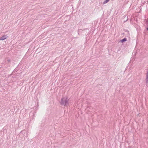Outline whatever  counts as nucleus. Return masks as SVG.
<instances>
[{"mask_svg":"<svg viewBox=\"0 0 148 148\" xmlns=\"http://www.w3.org/2000/svg\"><path fill=\"white\" fill-rule=\"evenodd\" d=\"M69 99L66 97H62L60 101V104L62 106H67L69 105Z\"/></svg>","mask_w":148,"mask_h":148,"instance_id":"nucleus-1","label":"nucleus"},{"mask_svg":"<svg viewBox=\"0 0 148 148\" xmlns=\"http://www.w3.org/2000/svg\"><path fill=\"white\" fill-rule=\"evenodd\" d=\"M36 112L31 111L29 114V116L32 119L34 118L35 115L36 114Z\"/></svg>","mask_w":148,"mask_h":148,"instance_id":"nucleus-2","label":"nucleus"},{"mask_svg":"<svg viewBox=\"0 0 148 148\" xmlns=\"http://www.w3.org/2000/svg\"><path fill=\"white\" fill-rule=\"evenodd\" d=\"M7 38V36L6 35H4L1 37L0 38V40H3L6 39Z\"/></svg>","mask_w":148,"mask_h":148,"instance_id":"nucleus-3","label":"nucleus"},{"mask_svg":"<svg viewBox=\"0 0 148 148\" xmlns=\"http://www.w3.org/2000/svg\"><path fill=\"white\" fill-rule=\"evenodd\" d=\"M145 80L146 81V84H147V83L148 82V70L147 71V73H146V78Z\"/></svg>","mask_w":148,"mask_h":148,"instance_id":"nucleus-4","label":"nucleus"},{"mask_svg":"<svg viewBox=\"0 0 148 148\" xmlns=\"http://www.w3.org/2000/svg\"><path fill=\"white\" fill-rule=\"evenodd\" d=\"M26 133H27V132L25 130H23L20 132V134H25Z\"/></svg>","mask_w":148,"mask_h":148,"instance_id":"nucleus-5","label":"nucleus"},{"mask_svg":"<svg viewBox=\"0 0 148 148\" xmlns=\"http://www.w3.org/2000/svg\"><path fill=\"white\" fill-rule=\"evenodd\" d=\"M127 41V39L126 38H124L122 40H120V42H124L126 41Z\"/></svg>","mask_w":148,"mask_h":148,"instance_id":"nucleus-6","label":"nucleus"},{"mask_svg":"<svg viewBox=\"0 0 148 148\" xmlns=\"http://www.w3.org/2000/svg\"><path fill=\"white\" fill-rule=\"evenodd\" d=\"M110 0H105L103 2V4H105L106 3H108Z\"/></svg>","mask_w":148,"mask_h":148,"instance_id":"nucleus-7","label":"nucleus"},{"mask_svg":"<svg viewBox=\"0 0 148 148\" xmlns=\"http://www.w3.org/2000/svg\"><path fill=\"white\" fill-rule=\"evenodd\" d=\"M7 61L8 62H10V59H8L7 60Z\"/></svg>","mask_w":148,"mask_h":148,"instance_id":"nucleus-8","label":"nucleus"},{"mask_svg":"<svg viewBox=\"0 0 148 148\" xmlns=\"http://www.w3.org/2000/svg\"><path fill=\"white\" fill-rule=\"evenodd\" d=\"M147 30H148V27L147 28Z\"/></svg>","mask_w":148,"mask_h":148,"instance_id":"nucleus-9","label":"nucleus"}]
</instances>
